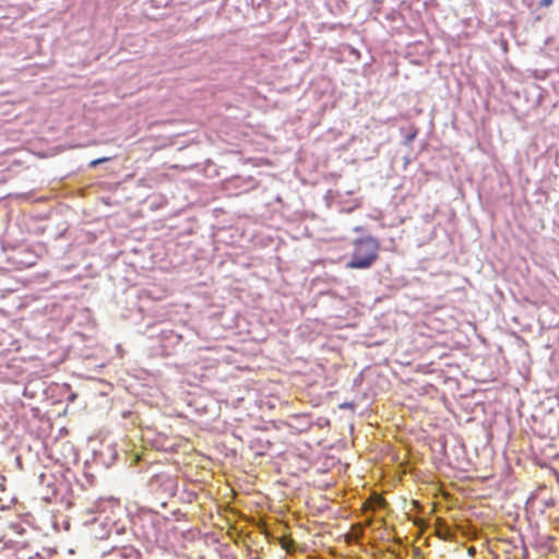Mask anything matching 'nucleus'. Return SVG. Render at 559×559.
<instances>
[{"label": "nucleus", "mask_w": 559, "mask_h": 559, "mask_svg": "<svg viewBox=\"0 0 559 559\" xmlns=\"http://www.w3.org/2000/svg\"><path fill=\"white\" fill-rule=\"evenodd\" d=\"M354 250L346 267L365 270L369 269L379 257L380 243L372 236L358 238L354 241Z\"/></svg>", "instance_id": "nucleus-1"}, {"label": "nucleus", "mask_w": 559, "mask_h": 559, "mask_svg": "<svg viewBox=\"0 0 559 559\" xmlns=\"http://www.w3.org/2000/svg\"><path fill=\"white\" fill-rule=\"evenodd\" d=\"M312 426V421L307 414L294 415L289 418V427L297 432H305Z\"/></svg>", "instance_id": "nucleus-2"}, {"label": "nucleus", "mask_w": 559, "mask_h": 559, "mask_svg": "<svg viewBox=\"0 0 559 559\" xmlns=\"http://www.w3.org/2000/svg\"><path fill=\"white\" fill-rule=\"evenodd\" d=\"M361 227L357 226L354 228L355 231H360Z\"/></svg>", "instance_id": "nucleus-6"}, {"label": "nucleus", "mask_w": 559, "mask_h": 559, "mask_svg": "<svg viewBox=\"0 0 559 559\" xmlns=\"http://www.w3.org/2000/svg\"><path fill=\"white\" fill-rule=\"evenodd\" d=\"M111 159V157H100V158H97V159H93L91 163H90V167L91 168H94L96 167L97 165L99 164H103V163H106V162H109Z\"/></svg>", "instance_id": "nucleus-3"}, {"label": "nucleus", "mask_w": 559, "mask_h": 559, "mask_svg": "<svg viewBox=\"0 0 559 559\" xmlns=\"http://www.w3.org/2000/svg\"><path fill=\"white\" fill-rule=\"evenodd\" d=\"M554 3V0H539L538 5L540 8H548Z\"/></svg>", "instance_id": "nucleus-4"}, {"label": "nucleus", "mask_w": 559, "mask_h": 559, "mask_svg": "<svg viewBox=\"0 0 559 559\" xmlns=\"http://www.w3.org/2000/svg\"><path fill=\"white\" fill-rule=\"evenodd\" d=\"M282 546H283L284 548H286L288 551H290L289 546H288L285 542H283V543H282Z\"/></svg>", "instance_id": "nucleus-5"}]
</instances>
